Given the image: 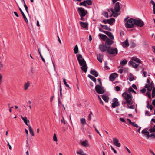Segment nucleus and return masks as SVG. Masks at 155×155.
Instances as JSON below:
<instances>
[{"instance_id": "57", "label": "nucleus", "mask_w": 155, "mask_h": 155, "mask_svg": "<svg viewBox=\"0 0 155 155\" xmlns=\"http://www.w3.org/2000/svg\"><path fill=\"white\" fill-rule=\"evenodd\" d=\"M108 19H104L103 20V22L104 24L108 23Z\"/></svg>"}, {"instance_id": "51", "label": "nucleus", "mask_w": 155, "mask_h": 155, "mask_svg": "<svg viewBox=\"0 0 155 155\" xmlns=\"http://www.w3.org/2000/svg\"><path fill=\"white\" fill-rule=\"evenodd\" d=\"M150 3L153 5V7H155V3L153 1L151 0L150 2Z\"/></svg>"}, {"instance_id": "35", "label": "nucleus", "mask_w": 155, "mask_h": 155, "mask_svg": "<svg viewBox=\"0 0 155 155\" xmlns=\"http://www.w3.org/2000/svg\"><path fill=\"white\" fill-rule=\"evenodd\" d=\"M29 131L30 132V133L31 135L34 136V131L32 129L31 127L30 126H29Z\"/></svg>"}, {"instance_id": "59", "label": "nucleus", "mask_w": 155, "mask_h": 155, "mask_svg": "<svg viewBox=\"0 0 155 155\" xmlns=\"http://www.w3.org/2000/svg\"><path fill=\"white\" fill-rule=\"evenodd\" d=\"M123 70L122 69L120 68V69L118 70V72H119L120 74H121L123 72Z\"/></svg>"}, {"instance_id": "36", "label": "nucleus", "mask_w": 155, "mask_h": 155, "mask_svg": "<svg viewBox=\"0 0 155 155\" xmlns=\"http://www.w3.org/2000/svg\"><path fill=\"white\" fill-rule=\"evenodd\" d=\"M127 62V61L125 59L123 60L122 61L120 62V64L122 65H125Z\"/></svg>"}, {"instance_id": "20", "label": "nucleus", "mask_w": 155, "mask_h": 155, "mask_svg": "<svg viewBox=\"0 0 155 155\" xmlns=\"http://www.w3.org/2000/svg\"><path fill=\"white\" fill-rule=\"evenodd\" d=\"M129 63L130 64H131L135 68H137L139 65L138 64H136L132 61H130Z\"/></svg>"}, {"instance_id": "30", "label": "nucleus", "mask_w": 155, "mask_h": 155, "mask_svg": "<svg viewBox=\"0 0 155 155\" xmlns=\"http://www.w3.org/2000/svg\"><path fill=\"white\" fill-rule=\"evenodd\" d=\"M88 77L91 79L94 82H96V79L94 76L90 74H89L88 75Z\"/></svg>"}, {"instance_id": "1", "label": "nucleus", "mask_w": 155, "mask_h": 155, "mask_svg": "<svg viewBox=\"0 0 155 155\" xmlns=\"http://www.w3.org/2000/svg\"><path fill=\"white\" fill-rule=\"evenodd\" d=\"M122 96L125 100L126 101L124 103L122 102V104L123 105L124 104H127V107L129 108L134 109V106L132 105L133 104V97L132 95L125 92L122 94Z\"/></svg>"}, {"instance_id": "31", "label": "nucleus", "mask_w": 155, "mask_h": 155, "mask_svg": "<svg viewBox=\"0 0 155 155\" xmlns=\"http://www.w3.org/2000/svg\"><path fill=\"white\" fill-rule=\"evenodd\" d=\"M111 40H113L114 39V37L112 34L109 32V33L107 35Z\"/></svg>"}, {"instance_id": "64", "label": "nucleus", "mask_w": 155, "mask_h": 155, "mask_svg": "<svg viewBox=\"0 0 155 155\" xmlns=\"http://www.w3.org/2000/svg\"><path fill=\"white\" fill-rule=\"evenodd\" d=\"M152 104L155 107V99L153 100Z\"/></svg>"}, {"instance_id": "60", "label": "nucleus", "mask_w": 155, "mask_h": 155, "mask_svg": "<svg viewBox=\"0 0 155 155\" xmlns=\"http://www.w3.org/2000/svg\"><path fill=\"white\" fill-rule=\"evenodd\" d=\"M143 74H144V77H146V74H147V72L145 71H143Z\"/></svg>"}, {"instance_id": "39", "label": "nucleus", "mask_w": 155, "mask_h": 155, "mask_svg": "<svg viewBox=\"0 0 155 155\" xmlns=\"http://www.w3.org/2000/svg\"><path fill=\"white\" fill-rule=\"evenodd\" d=\"M22 15L23 16V17L24 18V19L26 23H28V20L27 19L26 16L25 15V14H23Z\"/></svg>"}, {"instance_id": "63", "label": "nucleus", "mask_w": 155, "mask_h": 155, "mask_svg": "<svg viewBox=\"0 0 155 155\" xmlns=\"http://www.w3.org/2000/svg\"><path fill=\"white\" fill-rule=\"evenodd\" d=\"M146 91V89L145 88H143L141 90V91L142 93H144Z\"/></svg>"}, {"instance_id": "37", "label": "nucleus", "mask_w": 155, "mask_h": 155, "mask_svg": "<svg viewBox=\"0 0 155 155\" xmlns=\"http://www.w3.org/2000/svg\"><path fill=\"white\" fill-rule=\"evenodd\" d=\"M76 56L78 61H79V60H82V59H84L81 54L77 55Z\"/></svg>"}, {"instance_id": "56", "label": "nucleus", "mask_w": 155, "mask_h": 155, "mask_svg": "<svg viewBox=\"0 0 155 155\" xmlns=\"http://www.w3.org/2000/svg\"><path fill=\"white\" fill-rule=\"evenodd\" d=\"M111 148L112 150H113L114 152L115 153L117 154V153L116 150L112 146H111Z\"/></svg>"}, {"instance_id": "48", "label": "nucleus", "mask_w": 155, "mask_h": 155, "mask_svg": "<svg viewBox=\"0 0 155 155\" xmlns=\"http://www.w3.org/2000/svg\"><path fill=\"white\" fill-rule=\"evenodd\" d=\"M131 125L134 127L138 128L139 127L137 124L135 123L134 122H133Z\"/></svg>"}, {"instance_id": "5", "label": "nucleus", "mask_w": 155, "mask_h": 155, "mask_svg": "<svg viewBox=\"0 0 155 155\" xmlns=\"http://www.w3.org/2000/svg\"><path fill=\"white\" fill-rule=\"evenodd\" d=\"M107 53L110 55H116L118 54L117 49L116 48H114L109 46L108 49H107Z\"/></svg>"}, {"instance_id": "33", "label": "nucleus", "mask_w": 155, "mask_h": 155, "mask_svg": "<svg viewBox=\"0 0 155 155\" xmlns=\"http://www.w3.org/2000/svg\"><path fill=\"white\" fill-rule=\"evenodd\" d=\"M74 51L75 54H77L78 52V48L77 45L75 46L74 48Z\"/></svg>"}, {"instance_id": "47", "label": "nucleus", "mask_w": 155, "mask_h": 155, "mask_svg": "<svg viewBox=\"0 0 155 155\" xmlns=\"http://www.w3.org/2000/svg\"><path fill=\"white\" fill-rule=\"evenodd\" d=\"M91 114H92V112H91L90 113V114L88 116V120L89 121H90L91 119Z\"/></svg>"}, {"instance_id": "62", "label": "nucleus", "mask_w": 155, "mask_h": 155, "mask_svg": "<svg viewBox=\"0 0 155 155\" xmlns=\"http://www.w3.org/2000/svg\"><path fill=\"white\" fill-rule=\"evenodd\" d=\"M127 120L128 122L131 125L133 122H132L131 120L129 119H127Z\"/></svg>"}, {"instance_id": "8", "label": "nucleus", "mask_w": 155, "mask_h": 155, "mask_svg": "<svg viewBox=\"0 0 155 155\" xmlns=\"http://www.w3.org/2000/svg\"><path fill=\"white\" fill-rule=\"evenodd\" d=\"M78 12L80 15L85 16L87 13V11L82 7H78Z\"/></svg>"}, {"instance_id": "19", "label": "nucleus", "mask_w": 155, "mask_h": 155, "mask_svg": "<svg viewBox=\"0 0 155 155\" xmlns=\"http://www.w3.org/2000/svg\"><path fill=\"white\" fill-rule=\"evenodd\" d=\"M103 57V56L101 54H99L97 55V59L100 63H102V62Z\"/></svg>"}, {"instance_id": "43", "label": "nucleus", "mask_w": 155, "mask_h": 155, "mask_svg": "<svg viewBox=\"0 0 155 155\" xmlns=\"http://www.w3.org/2000/svg\"><path fill=\"white\" fill-rule=\"evenodd\" d=\"M63 81L64 83V85L67 87H69V85H68L66 81V80L65 78H64L63 79Z\"/></svg>"}, {"instance_id": "40", "label": "nucleus", "mask_w": 155, "mask_h": 155, "mask_svg": "<svg viewBox=\"0 0 155 155\" xmlns=\"http://www.w3.org/2000/svg\"><path fill=\"white\" fill-rule=\"evenodd\" d=\"M103 15L106 18L108 17V13L106 12H104L103 13Z\"/></svg>"}, {"instance_id": "46", "label": "nucleus", "mask_w": 155, "mask_h": 155, "mask_svg": "<svg viewBox=\"0 0 155 155\" xmlns=\"http://www.w3.org/2000/svg\"><path fill=\"white\" fill-rule=\"evenodd\" d=\"M60 96L61 98L62 97V88L61 87V84H60Z\"/></svg>"}, {"instance_id": "7", "label": "nucleus", "mask_w": 155, "mask_h": 155, "mask_svg": "<svg viewBox=\"0 0 155 155\" xmlns=\"http://www.w3.org/2000/svg\"><path fill=\"white\" fill-rule=\"evenodd\" d=\"M102 85H97L95 87V90L96 92L99 94H102L104 93L105 91Z\"/></svg>"}, {"instance_id": "16", "label": "nucleus", "mask_w": 155, "mask_h": 155, "mask_svg": "<svg viewBox=\"0 0 155 155\" xmlns=\"http://www.w3.org/2000/svg\"><path fill=\"white\" fill-rule=\"evenodd\" d=\"M114 43V41H112L109 38H107L106 39V41L105 42V45L108 46H110L111 45L113 44Z\"/></svg>"}, {"instance_id": "50", "label": "nucleus", "mask_w": 155, "mask_h": 155, "mask_svg": "<svg viewBox=\"0 0 155 155\" xmlns=\"http://www.w3.org/2000/svg\"><path fill=\"white\" fill-rule=\"evenodd\" d=\"M3 63L0 61V71L3 69Z\"/></svg>"}, {"instance_id": "32", "label": "nucleus", "mask_w": 155, "mask_h": 155, "mask_svg": "<svg viewBox=\"0 0 155 155\" xmlns=\"http://www.w3.org/2000/svg\"><path fill=\"white\" fill-rule=\"evenodd\" d=\"M81 144L83 147H86L88 146V144L87 143L86 141H83L81 142Z\"/></svg>"}, {"instance_id": "10", "label": "nucleus", "mask_w": 155, "mask_h": 155, "mask_svg": "<svg viewBox=\"0 0 155 155\" xmlns=\"http://www.w3.org/2000/svg\"><path fill=\"white\" fill-rule=\"evenodd\" d=\"M92 4V2L91 0H84L83 2H81L79 5L80 6H87V5H90Z\"/></svg>"}, {"instance_id": "27", "label": "nucleus", "mask_w": 155, "mask_h": 155, "mask_svg": "<svg viewBox=\"0 0 155 155\" xmlns=\"http://www.w3.org/2000/svg\"><path fill=\"white\" fill-rule=\"evenodd\" d=\"M30 86V83L29 81H28L27 83H25L24 85V89L27 90L28 87Z\"/></svg>"}, {"instance_id": "54", "label": "nucleus", "mask_w": 155, "mask_h": 155, "mask_svg": "<svg viewBox=\"0 0 155 155\" xmlns=\"http://www.w3.org/2000/svg\"><path fill=\"white\" fill-rule=\"evenodd\" d=\"M40 57L41 58V59L42 61L44 62V63H45V59H44V58H43V56H42V55L41 54V55H40Z\"/></svg>"}, {"instance_id": "38", "label": "nucleus", "mask_w": 155, "mask_h": 155, "mask_svg": "<svg viewBox=\"0 0 155 155\" xmlns=\"http://www.w3.org/2000/svg\"><path fill=\"white\" fill-rule=\"evenodd\" d=\"M128 91L129 92H132L136 94V93L135 91L133 88L131 87H129L128 89Z\"/></svg>"}, {"instance_id": "58", "label": "nucleus", "mask_w": 155, "mask_h": 155, "mask_svg": "<svg viewBox=\"0 0 155 155\" xmlns=\"http://www.w3.org/2000/svg\"><path fill=\"white\" fill-rule=\"evenodd\" d=\"M80 19L83 21H85V19L84 18H83L84 17V16H81V15H80Z\"/></svg>"}, {"instance_id": "42", "label": "nucleus", "mask_w": 155, "mask_h": 155, "mask_svg": "<svg viewBox=\"0 0 155 155\" xmlns=\"http://www.w3.org/2000/svg\"><path fill=\"white\" fill-rule=\"evenodd\" d=\"M129 80L130 81H133V80H134V77L133 75L132 74H131L130 76L129 77Z\"/></svg>"}, {"instance_id": "25", "label": "nucleus", "mask_w": 155, "mask_h": 155, "mask_svg": "<svg viewBox=\"0 0 155 155\" xmlns=\"http://www.w3.org/2000/svg\"><path fill=\"white\" fill-rule=\"evenodd\" d=\"M131 59L132 60L134 61L137 63H141V61H140V60L138 58H136V57H132L131 58Z\"/></svg>"}, {"instance_id": "12", "label": "nucleus", "mask_w": 155, "mask_h": 155, "mask_svg": "<svg viewBox=\"0 0 155 155\" xmlns=\"http://www.w3.org/2000/svg\"><path fill=\"white\" fill-rule=\"evenodd\" d=\"M108 47L109 46H106V45L103 44H101L99 45V49L102 52H104L106 51H107V49H108Z\"/></svg>"}, {"instance_id": "61", "label": "nucleus", "mask_w": 155, "mask_h": 155, "mask_svg": "<svg viewBox=\"0 0 155 155\" xmlns=\"http://www.w3.org/2000/svg\"><path fill=\"white\" fill-rule=\"evenodd\" d=\"M120 120L122 122H125V120H124V119L123 118H120Z\"/></svg>"}, {"instance_id": "29", "label": "nucleus", "mask_w": 155, "mask_h": 155, "mask_svg": "<svg viewBox=\"0 0 155 155\" xmlns=\"http://www.w3.org/2000/svg\"><path fill=\"white\" fill-rule=\"evenodd\" d=\"M108 23L110 25H112L113 22L115 21V19L114 18H111L110 19H108Z\"/></svg>"}, {"instance_id": "52", "label": "nucleus", "mask_w": 155, "mask_h": 155, "mask_svg": "<svg viewBox=\"0 0 155 155\" xmlns=\"http://www.w3.org/2000/svg\"><path fill=\"white\" fill-rule=\"evenodd\" d=\"M25 132L26 134L27 135V139L28 140V130L26 129H25Z\"/></svg>"}, {"instance_id": "2", "label": "nucleus", "mask_w": 155, "mask_h": 155, "mask_svg": "<svg viewBox=\"0 0 155 155\" xmlns=\"http://www.w3.org/2000/svg\"><path fill=\"white\" fill-rule=\"evenodd\" d=\"M148 129L147 128H145L142 131V133L146 137L147 139H148L150 137L152 138H155V125L153 126V128L149 129V131L150 133H151L150 135H149V133L147 131Z\"/></svg>"}, {"instance_id": "17", "label": "nucleus", "mask_w": 155, "mask_h": 155, "mask_svg": "<svg viewBox=\"0 0 155 155\" xmlns=\"http://www.w3.org/2000/svg\"><path fill=\"white\" fill-rule=\"evenodd\" d=\"M21 119L23 120L24 122L26 124V125L28 126L29 127V126H30V125L28 124V123H29V120L27 119V117H23L22 116H21Z\"/></svg>"}, {"instance_id": "49", "label": "nucleus", "mask_w": 155, "mask_h": 155, "mask_svg": "<svg viewBox=\"0 0 155 155\" xmlns=\"http://www.w3.org/2000/svg\"><path fill=\"white\" fill-rule=\"evenodd\" d=\"M120 89V87L119 86H117L115 87V90L117 91H119Z\"/></svg>"}, {"instance_id": "13", "label": "nucleus", "mask_w": 155, "mask_h": 155, "mask_svg": "<svg viewBox=\"0 0 155 155\" xmlns=\"http://www.w3.org/2000/svg\"><path fill=\"white\" fill-rule=\"evenodd\" d=\"M113 144L115 146L120 147L121 146V144L120 143H118L119 140L117 138H114L113 139Z\"/></svg>"}, {"instance_id": "45", "label": "nucleus", "mask_w": 155, "mask_h": 155, "mask_svg": "<svg viewBox=\"0 0 155 155\" xmlns=\"http://www.w3.org/2000/svg\"><path fill=\"white\" fill-rule=\"evenodd\" d=\"M53 140L54 141H57V138L56 136V134H54L53 138Z\"/></svg>"}, {"instance_id": "23", "label": "nucleus", "mask_w": 155, "mask_h": 155, "mask_svg": "<svg viewBox=\"0 0 155 155\" xmlns=\"http://www.w3.org/2000/svg\"><path fill=\"white\" fill-rule=\"evenodd\" d=\"M80 120L81 123L83 126L85 124H87V125L89 126L88 124L86 123L85 119L84 118H81Z\"/></svg>"}, {"instance_id": "9", "label": "nucleus", "mask_w": 155, "mask_h": 155, "mask_svg": "<svg viewBox=\"0 0 155 155\" xmlns=\"http://www.w3.org/2000/svg\"><path fill=\"white\" fill-rule=\"evenodd\" d=\"M134 24L137 26L142 27L144 25L143 22L140 19H135Z\"/></svg>"}, {"instance_id": "53", "label": "nucleus", "mask_w": 155, "mask_h": 155, "mask_svg": "<svg viewBox=\"0 0 155 155\" xmlns=\"http://www.w3.org/2000/svg\"><path fill=\"white\" fill-rule=\"evenodd\" d=\"M112 14L113 15V16L115 17L117 16L118 15V14L117 13L115 12H114V13H112Z\"/></svg>"}, {"instance_id": "4", "label": "nucleus", "mask_w": 155, "mask_h": 155, "mask_svg": "<svg viewBox=\"0 0 155 155\" xmlns=\"http://www.w3.org/2000/svg\"><path fill=\"white\" fill-rule=\"evenodd\" d=\"M78 61L80 65L81 66V69L85 73H86L87 71V66L85 60L84 59H82V60H79Z\"/></svg>"}, {"instance_id": "22", "label": "nucleus", "mask_w": 155, "mask_h": 155, "mask_svg": "<svg viewBox=\"0 0 155 155\" xmlns=\"http://www.w3.org/2000/svg\"><path fill=\"white\" fill-rule=\"evenodd\" d=\"M80 24L81 26L84 28H86L88 25V24L87 23L81 21L80 22Z\"/></svg>"}, {"instance_id": "3", "label": "nucleus", "mask_w": 155, "mask_h": 155, "mask_svg": "<svg viewBox=\"0 0 155 155\" xmlns=\"http://www.w3.org/2000/svg\"><path fill=\"white\" fill-rule=\"evenodd\" d=\"M154 86V85L153 81L151 83L150 85L146 84L145 86V88H147V90L148 91L147 92L146 94L148 96L150 99H151L150 92L151 91L153 87Z\"/></svg>"}, {"instance_id": "55", "label": "nucleus", "mask_w": 155, "mask_h": 155, "mask_svg": "<svg viewBox=\"0 0 155 155\" xmlns=\"http://www.w3.org/2000/svg\"><path fill=\"white\" fill-rule=\"evenodd\" d=\"M108 11L109 12H110V11H111L112 12V14L113 13H114V9L113 8H111L110 9H109L108 10Z\"/></svg>"}, {"instance_id": "6", "label": "nucleus", "mask_w": 155, "mask_h": 155, "mask_svg": "<svg viewBox=\"0 0 155 155\" xmlns=\"http://www.w3.org/2000/svg\"><path fill=\"white\" fill-rule=\"evenodd\" d=\"M135 19L130 18L129 19L125 24V26L127 28H131L134 27Z\"/></svg>"}, {"instance_id": "44", "label": "nucleus", "mask_w": 155, "mask_h": 155, "mask_svg": "<svg viewBox=\"0 0 155 155\" xmlns=\"http://www.w3.org/2000/svg\"><path fill=\"white\" fill-rule=\"evenodd\" d=\"M24 7L25 8V9L27 13L28 14L29 12H28V6H27V5H26L25 3L24 4Z\"/></svg>"}, {"instance_id": "34", "label": "nucleus", "mask_w": 155, "mask_h": 155, "mask_svg": "<svg viewBox=\"0 0 155 155\" xmlns=\"http://www.w3.org/2000/svg\"><path fill=\"white\" fill-rule=\"evenodd\" d=\"M152 97L153 98H154L155 97V87H154L152 89Z\"/></svg>"}, {"instance_id": "28", "label": "nucleus", "mask_w": 155, "mask_h": 155, "mask_svg": "<svg viewBox=\"0 0 155 155\" xmlns=\"http://www.w3.org/2000/svg\"><path fill=\"white\" fill-rule=\"evenodd\" d=\"M102 98L106 102H108L109 98L108 97L105 95H103Z\"/></svg>"}, {"instance_id": "24", "label": "nucleus", "mask_w": 155, "mask_h": 155, "mask_svg": "<svg viewBox=\"0 0 155 155\" xmlns=\"http://www.w3.org/2000/svg\"><path fill=\"white\" fill-rule=\"evenodd\" d=\"M100 26L101 27H102L103 28L109 31H111V29L110 28L108 27L106 25H104L102 24H100Z\"/></svg>"}, {"instance_id": "21", "label": "nucleus", "mask_w": 155, "mask_h": 155, "mask_svg": "<svg viewBox=\"0 0 155 155\" xmlns=\"http://www.w3.org/2000/svg\"><path fill=\"white\" fill-rule=\"evenodd\" d=\"M122 44V45H123V46L126 47H128L129 45L128 41L127 39L123 42Z\"/></svg>"}, {"instance_id": "15", "label": "nucleus", "mask_w": 155, "mask_h": 155, "mask_svg": "<svg viewBox=\"0 0 155 155\" xmlns=\"http://www.w3.org/2000/svg\"><path fill=\"white\" fill-rule=\"evenodd\" d=\"M114 11L116 12H119L121 8L120 7V3L119 2L116 3L114 6Z\"/></svg>"}, {"instance_id": "11", "label": "nucleus", "mask_w": 155, "mask_h": 155, "mask_svg": "<svg viewBox=\"0 0 155 155\" xmlns=\"http://www.w3.org/2000/svg\"><path fill=\"white\" fill-rule=\"evenodd\" d=\"M112 107L113 108H115L116 106L120 105V104L118 101V100L116 98H114L113 100Z\"/></svg>"}, {"instance_id": "41", "label": "nucleus", "mask_w": 155, "mask_h": 155, "mask_svg": "<svg viewBox=\"0 0 155 155\" xmlns=\"http://www.w3.org/2000/svg\"><path fill=\"white\" fill-rule=\"evenodd\" d=\"M76 153H77L80 155H82L83 153V154H84V153L82 149H80L79 151H77Z\"/></svg>"}, {"instance_id": "14", "label": "nucleus", "mask_w": 155, "mask_h": 155, "mask_svg": "<svg viewBox=\"0 0 155 155\" xmlns=\"http://www.w3.org/2000/svg\"><path fill=\"white\" fill-rule=\"evenodd\" d=\"M117 76V74L116 73L112 74L109 77V79L111 81H114L116 78Z\"/></svg>"}, {"instance_id": "26", "label": "nucleus", "mask_w": 155, "mask_h": 155, "mask_svg": "<svg viewBox=\"0 0 155 155\" xmlns=\"http://www.w3.org/2000/svg\"><path fill=\"white\" fill-rule=\"evenodd\" d=\"M99 36L100 38L104 41H105L107 39V36L105 35L100 34Z\"/></svg>"}, {"instance_id": "18", "label": "nucleus", "mask_w": 155, "mask_h": 155, "mask_svg": "<svg viewBox=\"0 0 155 155\" xmlns=\"http://www.w3.org/2000/svg\"><path fill=\"white\" fill-rule=\"evenodd\" d=\"M90 73L94 75V76L97 77L98 76L99 74L95 70L91 69L90 71Z\"/></svg>"}]
</instances>
